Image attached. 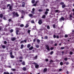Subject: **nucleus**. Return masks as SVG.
I'll list each match as a JSON object with an SVG mask.
<instances>
[{
    "label": "nucleus",
    "mask_w": 74,
    "mask_h": 74,
    "mask_svg": "<svg viewBox=\"0 0 74 74\" xmlns=\"http://www.w3.org/2000/svg\"><path fill=\"white\" fill-rule=\"evenodd\" d=\"M12 14L13 15V17L14 16V17H15L16 16H17V17H18V16H19V14H18V13L16 12V13H15V12H12Z\"/></svg>",
    "instance_id": "f257e3e1"
},
{
    "label": "nucleus",
    "mask_w": 74,
    "mask_h": 74,
    "mask_svg": "<svg viewBox=\"0 0 74 74\" xmlns=\"http://www.w3.org/2000/svg\"><path fill=\"white\" fill-rule=\"evenodd\" d=\"M62 21H64V18L63 16H62L60 18V22Z\"/></svg>",
    "instance_id": "f03ea898"
},
{
    "label": "nucleus",
    "mask_w": 74,
    "mask_h": 74,
    "mask_svg": "<svg viewBox=\"0 0 74 74\" xmlns=\"http://www.w3.org/2000/svg\"><path fill=\"white\" fill-rule=\"evenodd\" d=\"M38 23L39 25H41L42 23V20H39V21L38 22Z\"/></svg>",
    "instance_id": "7ed1b4c3"
},
{
    "label": "nucleus",
    "mask_w": 74,
    "mask_h": 74,
    "mask_svg": "<svg viewBox=\"0 0 74 74\" xmlns=\"http://www.w3.org/2000/svg\"><path fill=\"white\" fill-rule=\"evenodd\" d=\"M46 47L47 50L49 51H50V49H49V46H48V45H46Z\"/></svg>",
    "instance_id": "20e7f679"
},
{
    "label": "nucleus",
    "mask_w": 74,
    "mask_h": 74,
    "mask_svg": "<svg viewBox=\"0 0 74 74\" xmlns=\"http://www.w3.org/2000/svg\"><path fill=\"white\" fill-rule=\"evenodd\" d=\"M25 3L24 2H23L22 3V7H25Z\"/></svg>",
    "instance_id": "39448f33"
},
{
    "label": "nucleus",
    "mask_w": 74,
    "mask_h": 74,
    "mask_svg": "<svg viewBox=\"0 0 74 74\" xmlns=\"http://www.w3.org/2000/svg\"><path fill=\"white\" fill-rule=\"evenodd\" d=\"M12 6H9V10L11 11H12Z\"/></svg>",
    "instance_id": "423d86ee"
},
{
    "label": "nucleus",
    "mask_w": 74,
    "mask_h": 74,
    "mask_svg": "<svg viewBox=\"0 0 74 74\" xmlns=\"http://www.w3.org/2000/svg\"><path fill=\"white\" fill-rule=\"evenodd\" d=\"M19 32V30L17 29L16 30V35H18V33Z\"/></svg>",
    "instance_id": "0eeeda50"
},
{
    "label": "nucleus",
    "mask_w": 74,
    "mask_h": 74,
    "mask_svg": "<svg viewBox=\"0 0 74 74\" xmlns=\"http://www.w3.org/2000/svg\"><path fill=\"white\" fill-rule=\"evenodd\" d=\"M37 42L38 44H40V40L38 39L37 40Z\"/></svg>",
    "instance_id": "6e6552de"
},
{
    "label": "nucleus",
    "mask_w": 74,
    "mask_h": 74,
    "mask_svg": "<svg viewBox=\"0 0 74 74\" xmlns=\"http://www.w3.org/2000/svg\"><path fill=\"white\" fill-rule=\"evenodd\" d=\"M30 17H32V16H33V14H29L28 15Z\"/></svg>",
    "instance_id": "1a4fd4ad"
},
{
    "label": "nucleus",
    "mask_w": 74,
    "mask_h": 74,
    "mask_svg": "<svg viewBox=\"0 0 74 74\" xmlns=\"http://www.w3.org/2000/svg\"><path fill=\"white\" fill-rule=\"evenodd\" d=\"M37 3H38V1H36V3H35L33 5L34 6H36V4Z\"/></svg>",
    "instance_id": "9d476101"
},
{
    "label": "nucleus",
    "mask_w": 74,
    "mask_h": 74,
    "mask_svg": "<svg viewBox=\"0 0 74 74\" xmlns=\"http://www.w3.org/2000/svg\"><path fill=\"white\" fill-rule=\"evenodd\" d=\"M2 47L3 49H5V48L6 47H5L4 45H3L2 46Z\"/></svg>",
    "instance_id": "9b49d317"
},
{
    "label": "nucleus",
    "mask_w": 74,
    "mask_h": 74,
    "mask_svg": "<svg viewBox=\"0 0 74 74\" xmlns=\"http://www.w3.org/2000/svg\"><path fill=\"white\" fill-rule=\"evenodd\" d=\"M39 66L38 65H37V64L35 65V67L36 69H37V68Z\"/></svg>",
    "instance_id": "f8f14e48"
},
{
    "label": "nucleus",
    "mask_w": 74,
    "mask_h": 74,
    "mask_svg": "<svg viewBox=\"0 0 74 74\" xmlns=\"http://www.w3.org/2000/svg\"><path fill=\"white\" fill-rule=\"evenodd\" d=\"M16 40V38H12V40L13 41H14V40Z\"/></svg>",
    "instance_id": "ddd939ff"
},
{
    "label": "nucleus",
    "mask_w": 74,
    "mask_h": 74,
    "mask_svg": "<svg viewBox=\"0 0 74 74\" xmlns=\"http://www.w3.org/2000/svg\"><path fill=\"white\" fill-rule=\"evenodd\" d=\"M23 47H24V45H21V49H23Z\"/></svg>",
    "instance_id": "4468645a"
},
{
    "label": "nucleus",
    "mask_w": 74,
    "mask_h": 74,
    "mask_svg": "<svg viewBox=\"0 0 74 74\" xmlns=\"http://www.w3.org/2000/svg\"><path fill=\"white\" fill-rule=\"evenodd\" d=\"M33 49V46H32L29 49V50H32V49Z\"/></svg>",
    "instance_id": "2eb2a0df"
},
{
    "label": "nucleus",
    "mask_w": 74,
    "mask_h": 74,
    "mask_svg": "<svg viewBox=\"0 0 74 74\" xmlns=\"http://www.w3.org/2000/svg\"><path fill=\"white\" fill-rule=\"evenodd\" d=\"M66 7V5L65 4L62 5V8H64V7Z\"/></svg>",
    "instance_id": "dca6fc26"
},
{
    "label": "nucleus",
    "mask_w": 74,
    "mask_h": 74,
    "mask_svg": "<svg viewBox=\"0 0 74 74\" xmlns=\"http://www.w3.org/2000/svg\"><path fill=\"white\" fill-rule=\"evenodd\" d=\"M23 70L24 71H26V68L25 67H24L23 68Z\"/></svg>",
    "instance_id": "f3484780"
},
{
    "label": "nucleus",
    "mask_w": 74,
    "mask_h": 74,
    "mask_svg": "<svg viewBox=\"0 0 74 74\" xmlns=\"http://www.w3.org/2000/svg\"><path fill=\"white\" fill-rule=\"evenodd\" d=\"M47 71V68H45L44 69V72H46Z\"/></svg>",
    "instance_id": "a211bd4d"
},
{
    "label": "nucleus",
    "mask_w": 74,
    "mask_h": 74,
    "mask_svg": "<svg viewBox=\"0 0 74 74\" xmlns=\"http://www.w3.org/2000/svg\"><path fill=\"white\" fill-rule=\"evenodd\" d=\"M11 70L13 71H16V69H12Z\"/></svg>",
    "instance_id": "6ab92c4d"
},
{
    "label": "nucleus",
    "mask_w": 74,
    "mask_h": 74,
    "mask_svg": "<svg viewBox=\"0 0 74 74\" xmlns=\"http://www.w3.org/2000/svg\"><path fill=\"white\" fill-rule=\"evenodd\" d=\"M56 12H60V11L59 10H55Z\"/></svg>",
    "instance_id": "aec40b11"
},
{
    "label": "nucleus",
    "mask_w": 74,
    "mask_h": 74,
    "mask_svg": "<svg viewBox=\"0 0 74 74\" xmlns=\"http://www.w3.org/2000/svg\"><path fill=\"white\" fill-rule=\"evenodd\" d=\"M20 33H19V34H21L22 35H23L24 34V33H23V32H21Z\"/></svg>",
    "instance_id": "412c9836"
},
{
    "label": "nucleus",
    "mask_w": 74,
    "mask_h": 74,
    "mask_svg": "<svg viewBox=\"0 0 74 74\" xmlns=\"http://www.w3.org/2000/svg\"><path fill=\"white\" fill-rule=\"evenodd\" d=\"M42 18L43 19L44 18H45V15H44L42 16Z\"/></svg>",
    "instance_id": "4be33fe9"
},
{
    "label": "nucleus",
    "mask_w": 74,
    "mask_h": 74,
    "mask_svg": "<svg viewBox=\"0 0 74 74\" xmlns=\"http://www.w3.org/2000/svg\"><path fill=\"white\" fill-rule=\"evenodd\" d=\"M4 74H10V73H9L8 72H4Z\"/></svg>",
    "instance_id": "5701e85b"
},
{
    "label": "nucleus",
    "mask_w": 74,
    "mask_h": 74,
    "mask_svg": "<svg viewBox=\"0 0 74 74\" xmlns=\"http://www.w3.org/2000/svg\"><path fill=\"white\" fill-rule=\"evenodd\" d=\"M34 2H35V0H33L32 1V3L33 4H34Z\"/></svg>",
    "instance_id": "b1692460"
},
{
    "label": "nucleus",
    "mask_w": 74,
    "mask_h": 74,
    "mask_svg": "<svg viewBox=\"0 0 74 74\" xmlns=\"http://www.w3.org/2000/svg\"><path fill=\"white\" fill-rule=\"evenodd\" d=\"M70 19H71V20H72V19H71V18H72V17H73V16H72V15L71 14L70 15Z\"/></svg>",
    "instance_id": "393cba45"
},
{
    "label": "nucleus",
    "mask_w": 74,
    "mask_h": 74,
    "mask_svg": "<svg viewBox=\"0 0 74 74\" xmlns=\"http://www.w3.org/2000/svg\"><path fill=\"white\" fill-rule=\"evenodd\" d=\"M30 46H31L30 44H29L27 45V48H29V47H30Z\"/></svg>",
    "instance_id": "a878e982"
},
{
    "label": "nucleus",
    "mask_w": 74,
    "mask_h": 74,
    "mask_svg": "<svg viewBox=\"0 0 74 74\" xmlns=\"http://www.w3.org/2000/svg\"><path fill=\"white\" fill-rule=\"evenodd\" d=\"M44 39H47L48 38V36H45L44 38Z\"/></svg>",
    "instance_id": "bb28decb"
},
{
    "label": "nucleus",
    "mask_w": 74,
    "mask_h": 74,
    "mask_svg": "<svg viewBox=\"0 0 74 74\" xmlns=\"http://www.w3.org/2000/svg\"><path fill=\"white\" fill-rule=\"evenodd\" d=\"M47 29H50V27H49V26L47 25Z\"/></svg>",
    "instance_id": "cd10ccee"
},
{
    "label": "nucleus",
    "mask_w": 74,
    "mask_h": 74,
    "mask_svg": "<svg viewBox=\"0 0 74 74\" xmlns=\"http://www.w3.org/2000/svg\"><path fill=\"white\" fill-rule=\"evenodd\" d=\"M0 18H3V14H1L0 15Z\"/></svg>",
    "instance_id": "c85d7f7f"
},
{
    "label": "nucleus",
    "mask_w": 74,
    "mask_h": 74,
    "mask_svg": "<svg viewBox=\"0 0 74 74\" xmlns=\"http://www.w3.org/2000/svg\"><path fill=\"white\" fill-rule=\"evenodd\" d=\"M29 27V25L28 24H27L26 26H25V27L26 28L28 27Z\"/></svg>",
    "instance_id": "c756f323"
},
{
    "label": "nucleus",
    "mask_w": 74,
    "mask_h": 74,
    "mask_svg": "<svg viewBox=\"0 0 74 74\" xmlns=\"http://www.w3.org/2000/svg\"><path fill=\"white\" fill-rule=\"evenodd\" d=\"M10 56H11V58H14V56L12 55H10Z\"/></svg>",
    "instance_id": "7c9ffc66"
},
{
    "label": "nucleus",
    "mask_w": 74,
    "mask_h": 74,
    "mask_svg": "<svg viewBox=\"0 0 74 74\" xmlns=\"http://www.w3.org/2000/svg\"><path fill=\"white\" fill-rule=\"evenodd\" d=\"M22 63L23 65H25V62H22Z\"/></svg>",
    "instance_id": "2f4dec72"
},
{
    "label": "nucleus",
    "mask_w": 74,
    "mask_h": 74,
    "mask_svg": "<svg viewBox=\"0 0 74 74\" xmlns=\"http://www.w3.org/2000/svg\"><path fill=\"white\" fill-rule=\"evenodd\" d=\"M20 27H23L24 26V25L23 24H21L20 25Z\"/></svg>",
    "instance_id": "473e14b6"
},
{
    "label": "nucleus",
    "mask_w": 74,
    "mask_h": 74,
    "mask_svg": "<svg viewBox=\"0 0 74 74\" xmlns=\"http://www.w3.org/2000/svg\"><path fill=\"white\" fill-rule=\"evenodd\" d=\"M16 29H17L18 30H21V28H18V27H16Z\"/></svg>",
    "instance_id": "72a5a7b5"
},
{
    "label": "nucleus",
    "mask_w": 74,
    "mask_h": 74,
    "mask_svg": "<svg viewBox=\"0 0 74 74\" xmlns=\"http://www.w3.org/2000/svg\"><path fill=\"white\" fill-rule=\"evenodd\" d=\"M31 23H34V20H32L31 21Z\"/></svg>",
    "instance_id": "f704fd0d"
},
{
    "label": "nucleus",
    "mask_w": 74,
    "mask_h": 74,
    "mask_svg": "<svg viewBox=\"0 0 74 74\" xmlns=\"http://www.w3.org/2000/svg\"><path fill=\"white\" fill-rule=\"evenodd\" d=\"M66 65H68V64H69V62H66Z\"/></svg>",
    "instance_id": "c9c22d12"
},
{
    "label": "nucleus",
    "mask_w": 74,
    "mask_h": 74,
    "mask_svg": "<svg viewBox=\"0 0 74 74\" xmlns=\"http://www.w3.org/2000/svg\"><path fill=\"white\" fill-rule=\"evenodd\" d=\"M37 56H36L35 57H34V59H37Z\"/></svg>",
    "instance_id": "e433bc0d"
},
{
    "label": "nucleus",
    "mask_w": 74,
    "mask_h": 74,
    "mask_svg": "<svg viewBox=\"0 0 74 74\" xmlns=\"http://www.w3.org/2000/svg\"><path fill=\"white\" fill-rule=\"evenodd\" d=\"M36 48H39V45H36Z\"/></svg>",
    "instance_id": "4c0bfd02"
},
{
    "label": "nucleus",
    "mask_w": 74,
    "mask_h": 74,
    "mask_svg": "<svg viewBox=\"0 0 74 74\" xmlns=\"http://www.w3.org/2000/svg\"><path fill=\"white\" fill-rule=\"evenodd\" d=\"M53 53V51H51L50 53L51 55H52V54Z\"/></svg>",
    "instance_id": "58836bf2"
},
{
    "label": "nucleus",
    "mask_w": 74,
    "mask_h": 74,
    "mask_svg": "<svg viewBox=\"0 0 74 74\" xmlns=\"http://www.w3.org/2000/svg\"><path fill=\"white\" fill-rule=\"evenodd\" d=\"M28 33L29 34H30V30H28L27 31Z\"/></svg>",
    "instance_id": "ea45409f"
},
{
    "label": "nucleus",
    "mask_w": 74,
    "mask_h": 74,
    "mask_svg": "<svg viewBox=\"0 0 74 74\" xmlns=\"http://www.w3.org/2000/svg\"><path fill=\"white\" fill-rule=\"evenodd\" d=\"M54 48L53 47H51L50 48V49L51 50H53V49Z\"/></svg>",
    "instance_id": "a19ab883"
},
{
    "label": "nucleus",
    "mask_w": 74,
    "mask_h": 74,
    "mask_svg": "<svg viewBox=\"0 0 74 74\" xmlns=\"http://www.w3.org/2000/svg\"><path fill=\"white\" fill-rule=\"evenodd\" d=\"M31 13H32V14H34V11H31Z\"/></svg>",
    "instance_id": "79ce46f5"
},
{
    "label": "nucleus",
    "mask_w": 74,
    "mask_h": 74,
    "mask_svg": "<svg viewBox=\"0 0 74 74\" xmlns=\"http://www.w3.org/2000/svg\"><path fill=\"white\" fill-rule=\"evenodd\" d=\"M53 37L54 38H55L56 37V35H54L53 36Z\"/></svg>",
    "instance_id": "37998d69"
},
{
    "label": "nucleus",
    "mask_w": 74,
    "mask_h": 74,
    "mask_svg": "<svg viewBox=\"0 0 74 74\" xmlns=\"http://www.w3.org/2000/svg\"><path fill=\"white\" fill-rule=\"evenodd\" d=\"M14 32V30L12 29H11V30H10V32L11 33H12V32Z\"/></svg>",
    "instance_id": "c03bdc74"
},
{
    "label": "nucleus",
    "mask_w": 74,
    "mask_h": 74,
    "mask_svg": "<svg viewBox=\"0 0 74 74\" xmlns=\"http://www.w3.org/2000/svg\"><path fill=\"white\" fill-rule=\"evenodd\" d=\"M64 60L65 61H67V58H64Z\"/></svg>",
    "instance_id": "a18cd8bd"
},
{
    "label": "nucleus",
    "mask_w": 74,
    "mask_h": 74,
    "mask_svg": "<svg viewBox=\"0 0 74 74\" xmlns=\"http://www.w3.org/2000/svg\"><path fill=\"white\" fill-rule=\"evenodd\" d=\"M4 44H7V41H5L4 42Z\"/></svg>",
    "instance_id": "49530a36"
},
{
    "label": "nucleus",
    "mask_w": 74,
    "mask_h": 74,
    "mask_svg": "<svg viewBox=\"0 0 74 74\" xmlns=\"http://www.w3.org/2000/svg\"><path fill=\"white\" fill-rule=\"evenodd\" d=\"M60 64L61 66H62V65H63V62H60Z\"/></svg>",
    "instance_id": "de8ad7c7"
},
{
    "label": "nucleus",
    "mask_w": 74,
    "mask_h": 74,
    "mask_svg": "<svg viewBox=\"0 0 74 74\" xmlns=\"http://www.w3.org/2000/svg\"><path fill=\"white\" fill-rule=\"evenodd\" d=\"M68 37V35H65V37H66V38H67V37Z\"/></svg>",
    "instance_id": "09e8293b"
},
{
    "label": "nucleus",
    "mask_w": 74,
    "mask_h": 74,
    "mask_svg": "<svg viewBox=\"0 0 74 74\" xmlns=\"http://www.w3.org/2000/svg\"><path fill=\"white\" fill-rule=\"evenodd\" d=\"M53 28H55L56 27H55V24H54L53 25Z\"/></svg>",
    "instance_id": "8fccbe9b"
},
{
    "label": "nucleus",
    "mask_w": 74,
    "mask_h": 74,
    "mask_svg": "<svg viewBox=\"0 0 74 74\" xmlns=\"http://www.w3.org/2000/svg\"><path fill=\"white\" fill-rule=\"evenodd\" d=\"M60 4H61L62 5H63V4H64V2H61L60 3Z\"/></svg>",
    "instance_id": "3c124183"
},
{
    "label": "nucleus",
    "mask_w": 74,
    "mask_h": 74,
    "mask_svg": "<svg viewBox=\"0 0 74 74\" xmlns=\"http://www.w3.org/2000/svg\"><path fill=\"white\" fill-rule=\"evenodd\" d=\"M36 40V38L34 39L33 40V42H35Z\"/></svg>",
    "instance_id": "603ef678"
},
{
    "label": "nucleus",
    "mask_w": 74,
    "mask_h": 74,
    "mask_svg": "<svg viewBox=\"0 0 74 74\" xmlns=\"http://www.w3.org/2000/svg\"><path fill=\"white\" fill-rule=\"evenodd\" d=\"M47 14H48V12L47 11H46L45 12V15H47Z\"/></svg>",
    "instance_id": "864d4df0"
},
{
    "label": "nucleus",
    "mask_w": 74,
    "mask_h": 74,
    "mask_svg": "<svg viewBox=\"0 0 74 74\" xmlns=\"http://www.w3.org/2000/svg\"><path fill=\"white\" fill-rule=\"evenodd\" d=\"M38 11L39 12H41L42 11V10H41V9H39L38 10Z\"/></svg>",
    "instance_id": "5fc2aeb1"
},
{
    "label": "nucleus",
    "mask_w": 74,
    "mask_h": 74,
    "mask_svg": "<svg viewBox=\"0 0 74 74\" xmlns=\"http://www.w3.org/2000/svg\"><path fill=\"white\" fill-rule=\"evenodd\" d=\"M70 55H72V54H73V52L71 51L70 52Z\"/></svg>",
    "instance_id": "6e6d98bb"
},
{
    "label": "nucleus",
    "mask_w": 74,
    "mask_h": 74,
    "mask_svg": "<svg viewBox=\"0 0 74 74\" xmlns=\"http://www.w3.org/2000/svg\"><path fill=\"white\" fill-rule=\"evenodd\" d=\"M64 47H61V49H64Z\"/></svg>",
    "instance_id": "4d7b16f0"
},
{
    "label": "nucleus",
    "mask_w": 74,
    "mask_h": 74,
    "mask_svg": "<svg viewBox=\"0 0 74 74\" xmlns=\"http://www.w3.org/2000/svg\"><path fill=\"white\" fill-rule=\"evenodd\" d=\"M23 42H24V41L23 40L21 41L20 42L21 43H23Z\"/></svg>",
    "instance_id": "13d9d810"
},
{
    "label": "nucleus",
    "mask_w": 74,
    "mask_h": 74,
    "mask_svg": "<svg viewBox=\"0 0 74 74\" xmlns=\"http://www.w3.org/2000/svg\"><path fill=\"white\" fill-rule=\"evenodd\" d=\"M21 24L20 23H18L17 24V26H20Z\"/></svg>",
    "instance_id": "bf43d9fd"
},
{
    "label": "nucleus",
    "mask_w": 74,
    "mask_h": 74,
    "mask_svg": "<svg viewBox=\"0 0 74 74\" xmlns=\"http://www.w3.org/2000/svg\"><path fill=\"white\" fill-rule=\"evenodd\" d=\"M2 27H0V30H2Z\"/></svg>",
    "instance_id": "052dcab7"
},
{
    "label": "nucleus",
    "mask_w": 74,
    "mask_h": 74,
    "mask_svg": "<svg viewBox=\"0 0 74 74\" xmlns=\"http://www.w3.org/2000/svg\"><path fill=\"white\" fill-rule=\"evenodd\" d=\"M62 69H59V71H62Z\"/></svg>",
    "instance_id": "680f3d73"
},
{
    "label": "nucleus",
    "mask_w": 74,
    "mask_h": 74,
    "mask_svg": "<svg viewBox=\"0 0 74 74\" xmlns=\"http://www.w3.org/2000/svg\"><path fill=\"white\" fill-rule=\"evenodd\" d=\"M56 38H59V37L58 36H56Z\"/></svg>",
    "instance_id": "e2e57ef3"
},
{
    "label": "nucleus",
    "mask_w": 74,
    "mask_h": 74,
    "mask_svg": "<svg viewBox=\"0 0 74 74\" xmlns=\"http://www.w3.org/2000/svg\"><path fill=\"white\" fill-rule=\"evenodd\" d=\"M50 63H52V62H53V60H51L50 61Z\"/></svg>",
    "instance_id": "0e129e2a"
},
{
    "label": "nucleus",
    "mask_w": 74,
    "mask_h": 74,
    "mask_svg": "<svg viewBox=\"0 0 74 74\" xmlns=\"http://www.w3.org/2000/svg\"><path fill=\"white\" fill-rule=\"evenodd\" d=\"M10 55H12V52H10Z\"/></svg>",
    "instance_id": "69168bd1"
},
{
    "label": "nucleus",
    "mask_w": 74,
    "mask_h": 74,
    "mask_svg": "<svg viewBox=\"0 0 74 74\" xmlns=\"http://www.w3.org/2000/svg\"><path fill=\"white\" fill-rule=\"evenodd\" d=\"M49 11V9H46L47 11Z\"/></svg>",
    "instance_id": "338daca9"
},
{
    "label": "nucleus",
    "mask_w": 74,
    "mask_h": 74,
    "mask_svg": "<svg viewBox=\"0 0 74 74\" xmlns=\"http://www.w3.org/2000/svg\"><path fill=\"white\" fill-rule=\"evenodd\" d=\"M24 42H25V43H26V40H24Z\"/></svg>",
    "instance_id": "774afa93"
}]
</instances>
